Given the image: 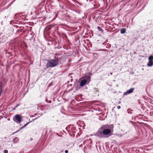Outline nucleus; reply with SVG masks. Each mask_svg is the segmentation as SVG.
<instances>
[{
    "instance_id": "obj_7",
    "label": "nucleus",
    "mask_w": 153,
    "mask_h": 153,
    "mask_svg": "<svg viewBox=\"0 0 153 153\" xmlns=\"http://www.w3.org/2000/svg\"><path fill=\"white\" fill-rule=\"evenodd\" d=\"M121 33L122 34H123L125 33L126 32V29L125 28H123L120 30Z\"/></svg>"
},
{
    "instance_id": "obj_4",
    "label": "nucleus",
    "mask_w": 153,
    "mask_h": 153,
    "mask_svg": "<svg viewBox=\"0 0 153 153\" xmlns=\"http://www.w3.org/2000/svg\"><path fill=\"white\" fill-rule=\"evenodd\" d=\"M111 130L109 129H105L102 131V134L106 137H108L111 135Z\"/></svg>"
},
{
    "instance_id": "obj_8",
    "label": "nucleus",
    "mask_w": 153,
    "mask_h": 153,
    "mask_svg": "<svg viewBox=\"0 0 153 153\" xmlns=\"http://www.w3.org/2000/svg\"><path fill=\"white\" fill-rule=\"evenodd\" d=\"M4 153H8V151L7 150H5L4 151Z\"/></svg>"
},
{
    "instance_id": "obj_14",
    "label": "nucleus",
    "mask_w": 153,
    "mask_h": 153,
    "mask_svg": "<svg viewBox=\"0 0 153 153\" xmlns=\"http://www.w3.org/2000/svg\"><path fill=\"white\" fill-rule=\"evenodd\" d=\"M79 88H80L79 87V88H78V87H77L76 88V89L77 90H78V89H79Z\"/></svg>"
},
{
    "instance_id": "obj_10",
    "label": "nucleus",
    "mask_w": 153,
    "mask_h": 153,
    "mask_svg": "<svg viewBox=\"0 0 153 153\" xmlns=\"http://www.w3.org/2000/svg\"><path fill=\"white\" fill-rule=\"evenodd\" d=\"M117 108L118 109H120L121 108V107L120 106H117Z\"/></svg>"
},
{
    "instance_id": "obj_11",
    "label": "nucleus",
    "mask_w": 153,
    "mask_h": 153,
    "mask_svg": "<svg viewBox=\"0 0 153 153\" xmlns=\"http://www.w3.org/2000/svg\"><path fill=\"white\" fill-rule=\"evenodd\" d=\"M2 91L1 89L0 90V95H1V94L2 92Z\"/></svg>"
},
{
    "instance_id": "obj_16",
    "label": "nucleus",
    "mask_w": 153,
    "mask_h": 153,
    "mask_svg": "<svg viewBox=\"0 0 153 153\" xmlns=\"http://www.w3.org/2000/svg\"><path fill=\"white\" fill-rule=\"evenodd\" d=\"M100 133V134L101 135V136H102V134L101 133Z\"/></svg>"
},
{
    "instance_id": "obj_9",
    "label": "nucleus",
    "mask_w": 153,
    "mask_h": 153,
    "mask_svg": "<svg viewBox=\"0 0 153 153\" xmlns=\"http://www.w3.org/2000/svg\"><path fill=\"white\" fill-rule=\"evenodd\" d=\"M97 28L100 30H102V29L99 27H98Z\"/></svg>"
},
{
    "instance_id": "obj_17",
    "label": "nucleus",
    "mask_w": 153,
    "mask_h": 153,
    "mask_svg": "<svg viewBox=\"0 0 153 153\" xmlns=\"http://www.w3.org/2000/svg\"><path fill=\"white\" fill-rule=\"evenodd\" d=\"M111 75H112V73H111Z\"/></svg>"
},
{
    "instance_id": "obj_6",
    "label": "nucleus",
    "mask_w": 153,
    "mask_h": 153,
    "mask_svg": "<svg viewBox=\"0 0 153 153\" xmlns=\"http://www.w3.org/2000/svg\"><path fill=\"white\" fill-rule=\"evenodd\" d=\"M134 90V88H131L129 90H128L126 92L124 93V95H127L132 93Z\"/></svg>"
},
{
    "instance_id": "obj_3",
    "label": "nucleus",
    "mask_w": 153,
    "mask_h": 153,
    "mask_svg": "<svg viewBox=\"0 0 153 153\" xmlns=\"http://www.w3.org/2000/svg\"><path fill=\"white\" fill-rule=\"evenodd\" d=\"M22 118L19 114L16 115L13 118V120L16 123H20L21 122Z\"/></svg>"
},
{
    "instance_id": "obj_1",
    "label": "nucleus",
    "mask_w": 153,
    "mask_h": 153,
    "mask_svg": "<svg viewBox=\"0 0 153 153\" xmlns=\"http://www.w3.org/2000/svg\"><path fill=\"white\" fill-rule=\"evenodd\" d=\"M79 81L80 86L82 87L86 84H88L90 82V78L89 76L82 77L79 79Z\"/></svg>"
},
{
    "instance_id": "obj_13",
    "label": "nucleus",
    "mask_w": 153,
    "mask_h": 153,
    "mask_svg": "<svg viewBox=\"0 0 153 153\" xmlns=\"http://www.w3.org/2000/svg\"><path fill=\"white\" fill-rule=\"evenodd\" d=\"M68 151L67 150H66L65 151V153H68Z\"/></svg>"
},
{
    "instance_id": "obj_12",
    "label": "nucleus",
    "mask_w": 153,
    "mask_h": 153,
    "mask_svg": "<svg viewBox=\"0 0 153 153\" xmlns=\"http://www.w3.org/2000/svg\"><path fill=\"white\" fill-rule=\"evenodd\" d=\"M100 133V131H98V132H97V134H98V135H99V136H100V135H99Z\"/></svg>"
},
{
    "instance_id": "obj_2",
    "label": "nucleus",
    "mask_w": 153,
    "mask_h": 153,
    "mask_svg": "<svg viewBox=\"0 0 153 153\" xmlns=\"http://www.w3.org/2000/svg\"><path fill=\"white\" fill-rule=\"evenodd\" d=\"M58 64V61L54 59H51L49 61L47 64V68L53 67L56 65Z\"/></svg>"
},
{
    "instance_id": "obj_15",
    "label": "nucleus",
    "mask_w": 153,
    "mask_h": 153,
    "mask_svg": "<svg viewBox=\"0 0 153 153\" xmlns=\"http://www.w3.org/2000/svg\"><path fill=\"white\" fill-rule=\"evenodd\" d=\"M27 124H25L24 126V127H25V126H26L27 125Z\"/></svg>"
},
{
    "instance_id": "obj_5",
    "label": "nucleus",
    "mask_w": 153,
    "mask_h": 153,
    "mask_svg": "<svg viewBox=\"0 0 153 153\" xmlns=\"http://www.w3.org/2000/svg\"><path fill=\"white\" fill-rule=\"evenodd\" d=\"M149 62L147 65L149 67H152L153 65V56H150L148 58Z\"/></svg>"
}]
</instances>
